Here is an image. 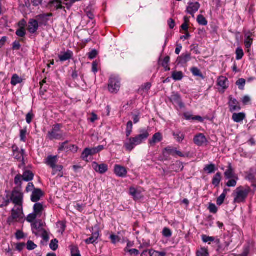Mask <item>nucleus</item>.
<instances>
[{
  "label": "nucleus",
  "instance_id": "obj_1",
  "mask_svg": "<svg viewBox=\"0 0 256 256\" xmlns=\"http://www.w3.org/2000/svg\"><path fill=\"white\" fill-rule=\"evenodd\" d=\"M250 192L249 188H245L243 186L237 188L232 194L234 198V203L244 202Z\"/></svg>",
  "mask_w": 256,
  "mask_h": 256
},
{
  "label": "nucleus",
  "instance_id": "obj_2",
  "mask_svg": "<svg viewBox=\"0 0 256 256\" xmlns=\"http://www.w3.org/2000/svg\"><path fill=\"white\" fill-rule=\"evenodd\" d=\"M23 207L14 206L11 210V214L7 219V224L11 225L23 218Z\"/></svg>",
  "mask_w": 256,
  "mask_h": 256
},
{
  "label": "nucleus",
  "instance_id": "obj_3",
  "mask_svg": "<svg viewBox=\"0 0 256 256\" xmlns=\"http://www.w3.org/2000/svg\"><path fill=\"white\" fill-rule=\"evenodd\" d=\"M10 198L15 206L23 207L24 194L20 191L16 189L14 190Z\"/></svg>",
  "mask_w": 256,
  "mask_h": 256
},
{
  "label": "nucleus",
  "instance_id": "obj_4",
  "mask_svg": "<svg viewBox=\"0 0 256 256\" xmlns=\"http://www.w3.org/2000/svg\"><path fill=\"white\" fill-rule=\"evenodd\" d=\"M120 86V80L118 76H112L110 78L108 90L111 93H117Z\"/></svg>",
  "mask_w": 256,
  "mask_h": 256
},
{
  "label": "nucleus",
  "instance_id": "obj_5",
  "mask_svg": "<svg viewBox=\"0 0 256 256\" xmlns=\"http://www.w3.org/2000/svg\"><path fill=\"white\" fill-rule=\"evenodd\" d=\"M62 137V133L60 130V124L54 125L50 130L48 133V138L52 140L54 139L60 140Z\"/></svg>",
  "mask_w": 256,
  "mask_h": 256
},
{
  "label": "nucleus",
  "instance_id": "obj_6",
  "mask_svg": "<svg viewBox=\"0 0 256 256\" xmlns=\"http://www.w3.org/2000/svg\"><path fill=\"white\" fill-rule=\"evenodd\" d=\"M149 136V133L147 130H144L142 132H140V134L136 136L135 137L132 138L134 140H132L133 141H134V142L136 143V144L138 145H139L141 144L143 141L145 140L148 138Z\"/></svg>",
  "mask_w": 256,
  "mask_h": 256
},
{
  "label": "nucleus",
  "instance_id": "obj_7",
  "mask_svg": "<svg viewBox=\"0 0 256 256\" xmlns=\"http://www.w3.org/2000/svg\"><path fill=\"white\" fill-rule=\"evenodd\" d=\"M92 167L96 172L100 174H104L108 170V166L104 164H99L96 162H93Z\"/></svg>",
  "mask_w": 256,
  "mask_h": 256
},
{
  "label": "nucleus",
  "instance_id": "obj_8",
  "mask_svg": "<svg viewBox=\"0 0 256 256\" xmlns=\"http://www.w3.org/2000/svg\"><path fill=\"white\" fill-rule=\"evenodd\" d=\"M114 173L116 176L120 178H124L127 175L126 168L119 164H116L114 166Z\"/></svg>",
  "mask_w": 256,
  "mask_h": 256
},
{
  "label": "nucleus",
  "instance_id": "obj_9",
  "mask_svg": "<svg viewBox=\"0 0 256 256\" xmlns=\"http://www.w3.org/2000/svg\"><path fill=\"white\" fill-rule=\"evenodd\" d=\"M12 148L13 150V156L14 158L18 160L20 162H22L24 160V150H19V148L16 146H13Z\"/></svg>",
  "mask_w": 256,
  "mask_h": 256
},
{
  "label": "nucleus",
  "instance_id": "obj_10",
  "mask_svg": "<svg viewBox=\"0 0 256 256\" xmlns=\"http://www.w3.org/2000/svg\"><path fill=\"white\" fill-rule=\"evenodd\" d=\"M38 28V22L36 20L30 19L27 25V30L31 34L35 33Z\"/></svg>",
  "mask_w": 256,
  "mask_h": 256
},
{
  "label": "nucleus",
  "instance_id": "obj_11",
  "mask_svg": "<svg viewBox=\"0 0 256 256\" xmlns=\"http://www.w3.org/2000/svg\"><path fill=\"white\" fill-rule=\"evenodd\" d=\"M200 6L198 2H189L186 12L194 17V13L199 10Z\"/></svg>",
  "mask_w": 256,
  "mask_h": 256
},
{
  "label": "nucleus",
  "instance_id": "obj_12",
  "mask_svg": "<svg viewBox=\"0 0 256 256\" xmlns=\"http://www.w3.org/2000/svg\"><path fill=\"white\" fill-rule=\"evenodd\" d=\"M52 16V13L43 14L38 15L36 18V20L39 22L40 24L46 26L48 21V17Z\"/></svg>",
  "mask_w": 256,
  "mask_h": 256
},
{
  "label": "nucleus",
  "instance_id": "obj_13",
  "mask_svg": "<svg viewBox=\"0 0 256 256\" xmlns=\"http://www.w3.org/2000/svg\"><path fill=\"white\" fill-rule=\"evenodd\" d=\"M194 144L198 146H202L207 142L206 136L202 134L196 136L194 138Z\"/></svg>",
  "mask_w": 256,
  "mask_h": 256
},
{
  "label": "nucleus",
  "instance_id": "obj_14",
  "mask_svg": "<svg viewBox=\"0 0 256 256\" xmlns=\"http://www.w3.org/2000/svg\"><path fill=\"white\" fill-rule=\"evenodd\" d=\"M43 196L42 192L39 188L34 189L31 196V200L32 202H36Z\"/></svg>",
  "mask_w": 256,
  "mask_h": 256
},
{
  "label": "nucleus",
  "instance_id": "obj_15",
  "mask_svg": "<svg viewBox=\"0 0 256 256\" xmlns=\"http://www.w3.org/2000/svg\"><path fill=\"white\" fill-rule=\"evenodd\" d=\"M133 138H128L124 143V147L128 151L131 152L137 146Z\"/></svg>",
  "mask_w": 256,
  "mask_h": 256
},
{
  "label": "nucleus",
  "instance_id": "obj_16",
  "mask_svg": "<svg viewBox=\"0 0 256 256\" xmlns=\"http://www.w3.org/2000/svg\"><path fill=\"white\" fill-rule=\"evenodd\" d=\"M100 236L99 231L97 230L94 232H92L90 237L84 240L86 244H94L96 242L98 238Z\"/></svg>",
  "mask_w": 256,
  "mask_h": 256
},
{
  "label": "nucleus",
  "instance_id": "obj_17",
  "mask_svg": "<svg viewBox=\"0 0 256 256\" xmlns=\"http://www.w3.org/2000/svg\"><path fill=\"white\" fill-rule=\"evenodd\" d=\"M162 140V136L160 132L156 133L152 139L148 140V143L150 146H154L156 143L161 142Z\"/></svg>",
  "mask_w": 256,
  "mask_h": 256
},
{
  "label": "nucleus",
  "instance_id": "obj_18",
  "mask_svg": "<svg viewBox=\"0 0 256 256\" xmlns=\"http://www.w3.org/2000/svg\"><path fill=\"white\" fill-rule=\"evenodd\" d=\"M229 106L230 107V110H239L240 109L238 102L234 98H233L232 96L229 98Z\"/></svg>",
  "mask_w": 256,
  "mask_h": 256
},
{
  "label": "nucleus",
  "instance_id": "obj_19",
  "mask_svg": "<svg viewBox=\"0 0 256 256\" xmlns=\"http://www.w3.org/2000/svg\"><path fill=\"white\" fill-rule=\"evenodd\" d=\"M191 58L190 54H184L178 58L176 62L178 64H186Z\"/></svg>",
  "mask_w": 256,
  "mask_h": 256
},
{
  "label": "nucleus",
  "instance_id": "obj_20",
  "mask_svg": "<svg viewBox=\"0 0 256 256\" xmlns=\"http://www.w3.org/2000/svg\"><path fill=\"white\" fill-rule=\"evenodd\" d=\"M228 78L224 76H222L219 77L218 78V79L217 84L219 86H220L222 88L224 92V90L228 88Z\"/></svg>",
  "mask_w": 256,
  "mask_h": 256
},
{
  "label": "nucleus",
  "instance_id": "obj_21",
  "mask_svg": "<svg viewBox=\"0 0 256 256\" xmlns=\"http://www.w3.org/2000/svg\"><path fill=\"white\" fill-rule=\"evenodd\" d=\"M58 162L57 156H48L46 159V164L49 166L50 168H53L55 167L56 163Z\"/></svg>",
  "mask_w": 256,
  "mask_h": 256
},
{
  "label": "nucleus",
  "instance_id": "obj_22",
  "mask_svg": "<svg viewBox=\"0 0 256 256\" xmlns=\"http://www.w3.org/2000/svg\"><path fill=\"white\" fill-rule=\"evenodd\" d=\"M34 212L38 216V218H40L44 210L43 205L40 203H36L34 206Z\"/></svg>",
  "mask_w": 256,
  "mask_h": 256
},
{
  "label": "nucleus",
  "instance_id": "obj_23",
  "mask_svg": "<svg viewBox=\"0 0 256 256\" xmlns=\"http://www.w3.org/2000/svg\"><path fill=\"white\" fill-rule=\"evenodd\" d=\"M172 134L174 138L179 143L182 142L184 138V134L180 130L174 131Z\"/></svg>",
  "mask_w": 256,
  "mask_h": 256
},
{
  "label": "nucleus",
  "instance_id": "obj_24",
  "mask_svg": "<svg viewBox=\"0 0 256 256\" xmlns=\"http://www.w3.org/2000/svg\"><path fill=\"white\" fill-rule=\"evenodd\" d=\"M73 56V53L70 50H67L58 56L59 59L61 62L66 61L70 59Z\"/></svg>",
  "mask_w": 256,
  "mask_h": 256
},
{
  "label": "nucleus",
  "instance_id": "obj_25",
  "mask_svg": "<svg viewBox=\"0 0 256 256\" xmlns=\"http://www.w3.org/2000/svg\"><path fill=\"white\" fill-rule=\"evenodd\" d=\"M49 6L51 8H53L56 10L62 9L64 8L62 5L60 0H53L49 2Z\"/></svg>",
  "mask_w": 256,
  "mask_h": 256
},
{
  "label": "nucleus",
  "instance_id": "obj_26",
  "mask_svg": "<svg viewBox=\"0 0 256 256\" xmlns=\"http://www.w3.org/2000/svg\"><path fill=\"white\" fill-rule=\"evenodd\" d=\"M32 228L33 229V232L36 235H37V232H40L44 230L42 228V221L40 220L38 222L36 221L34 222L32 225Z\"/></svg>",
  "mask_w": 256,
  "mask_h": 256
},
{
  "label": "nucleus",
  "instance_id": "obj_27",
  "mask_svg": "<svg viewBox=\"0 0 256 256\" xmlns=\"http://www.w3.org/2000/svg\"><path fill=\"white\" fill-rule=\"evenodd\" d=\"M224 174L226 178L227 179L232 178L234 177V174L231 164H228V170L224 172Z\"/></svg>",
  "mask_w": 256,
  "mask_h": 256
},
{
  "label": "nucleus",
  "instance_id": "obj_28",
  "mask_svg": "<svg viewBox=\"0 0 256 256\" xmlns=\"http://www.w3.org/2000/svg\"><path fill=\"white\" fill-rule=\"evenodd\" d=\"M22 176L23 180L26 182L32 180L34 176V174L30 170H26Z\"/></svg>",
  "mask_w": 256,
  "mask_h": 256
},
{
  "label": "nucleus",
  "instance_id": "obj_29",
  "mask_svg": "<svg viewBox=\"0 0 256 256\" xmlns=\"http://www.w3.org/2000/svg\"><path fill=\"white\" fill-rule=\"evenodd\" d=\"M244 113H234L232 120L236 122H240L245 118Z\"/></svg>",
  "mask_w": 256,
  "mask_h": 256
},
{
  "label": "nucleus",
  "instance_id": "obj_30",
  "mask_svg": "<svg viewBox=\"0 0 256 256\" xmlns=\"http://www.w3.org/2000/svg\"><path fill=\"white\" fill-rule=\"evenodd\" d=\"M222 179L221 174L220 172H217L212 180V184L215 186H217L219 185Z\"/></svg>",
  "mask_w": 256,
  "mask_h": 256
},
{
  "label": "nucleus",
  "instance_id": "obj_31",
  "mask_svg": "<svg viewBox=\"0 0 256 256\" xmlns=\"http://www.w3.org/2000/svg\"><path fill=\"white\" fill-rule=\"evenodd\" d=\"M130 194L136 200L140 199L141 198L140 192L134 188H130Z\"/></svg>",
  "mask_w": 256,
  "mask_h": 256
},
{
  "label": "nucleus",
  "instance_id": "obj_32",
  "mask_svg": "<svg viewBox=\"0 0 256 256\" xmlns=\"http://www.w3.org/2000/svg\"><path fill=\"white\" fill-rule=\"evenodd\" d=\"M22 80L16 74H14L12 78L11 84L13 86H16L18 84L22 82Z\"/></svg>",
  "mask_w": 256,
  "mask_h": 256
},
{
  "label": "nucleus",
  "instance_id": "obj_33",
  "mask_svg": "<svg viewBox=\"0 0 256 256\" xmlns=\"http://www.w3.org/2000/svg\"><path fill=\"white\" fill-rule=\"evenodd\" d=\"M256 176V166L252 168L248 174L246 178L249 180H254Z\"/></svg>",
  "mask_w": 256,
  "mask_h": 256
},
{
  "label": "nucleus",
  "instance_id": "obj_34",
  "mask_svg": "<svg viewBox=\"0 0 256 256\" xmlns=\"http://www.w3.org/2000/svg\"><path fill=\"white\" fill-rule=\"evenodd\" d=\"M172 76L175 80H180L182 79L183 74L182 72L174 71L172 73Z\"/></svg>",
  "mask_w": 256,
  "mask_h": 256
},
{
  "label": "nucleus",
  "instance_id": "obj_35",
  "mask_svg": "<svg viewBox=\"0 0 256 256\" xmlns=\"http://www.w3.org/2000/svg\"><path fill=\"white\" fill-rule=\"evenodd\" d=\"M209 254L207 248H201L196 252V256H208Z\"/></svg>",
  "mask_w": 256,
  "mask_h": 256
},
{
  "label": "nucleus",
  "instance_id": "obj_36",
  "mask_svg": "<svg viewBox=\"0 0 256 256\" xmlns=\"http://www.w3.org/2000/svg\"><path fill=\"white\" fill-rule=\"evenodd\" d=\"M148 253L150 256H166V255L165 252H160L154 250L153 249L150 250Z\"/></svg>",
  "mask_w": 256,
  "mask_h": 256
},
{
  "label": "nucleus",
  "instance_id": "obj_37",
  "mask_svg": "<svg viewBox=\"0 0 256 256\" xmlns=\"http://www.w3.org/2000/svg\"><path fill=\"white\" fill-rule=\"evenodd\" d=\"M198 22L202 26H206L208 24V21L206 18L201 14H200L197 17Z\"/></svg>",
  "mask_w": 256,
  "mask_h": 256
},
{
  "label": "nucleus",
  "instance_id": "obj_38",
  "mask_svg": "<svg viewBox=\"0 0 256 256\" xmlns=\"http://www.w3.org/2000/svg\"><path fill=\"white\" fill-rule=\"evenodd\" d=\"M170 60V58L168 56H166L162 62V66L165 69V70H169L170 68L168 67V63Z\"/></svg>",
  "mask_w": 256,
  "mask_h": 256
},
{
  "label": "nucleus",
  "instance_id": "obj_39",
  "mask_svg": "<svg viewBox=\"0 0 256 256\" xmlns=\"http://www.w3.org/2000/svg\"><path fill=\"white\" fill-rule=\"evenodd\" d=\"M38 216L34 212L29 214L26 218V220L28 222H33Z\"/></svg>",
  "mask_w": 256,
  "mask_h": 256
},
{
  "label": "nucleus",
  "instance_id": "obj_40",
  "mask_svg": "<svg viewBox=\"0 0 256 256\" xmlns=\"http://www.w3.org/2000/svg\"><path fill=\"white\" fill-rule=\"evenodd\" d=\"M191 72L194 76H198L201 77L202 78H204V76L200 72V70L196 67H193L190 70Z\"/></svg>",
  "mask_w": 256,
  "mask_h": 256
},
{
  "label": "nucleus",
  "instance_id": "obj_41",
  "mask_svg": "<svg viewBox=\"0 0 256 256\" xmlns=\"http://www.w3.org/2000/svg\"><path fill=\"white\" fill-rule=\"evenodd\" d=\"M204 170L208 174H212L215 170V166L214 164L206 165L204 168Z\"/></svg>",
  "mask_w": 256,
  "mask_h": 256
},
{
  "label": "nucleus",
  "instance_id": "obj_42",
  "mask_svg": "<svg viewBox=\"0 0 256 256\" xmlns=\"http://www.w3.org/2000/svg\"><path fill=\"white\" fill-rule=\"evenodd\" d=\"M50 246L52 250H56L58 248V240L56 239L52 240Z\"/></svg>",
  "mask_w": 256,
  "mask_h": 256
},
{
  "label": "nucleus",
  "instance_id": "obj_43",
  "mask_svg": "<svg viewBox=\"0 0 256 256\" xmlns=\"http://www.w3.org/2000/svg\"><path fill=\"white\" fill-rule=\"evenodd\" d=\"M90 156L92 155L90 152L89 148H86L82 152L81 157L83 160L87 161V158Z\"/></svg>",
  "mask_w": 256,
  "mask_h": 256
},
{
  "label": "nucleus",
  "instance_id": "obj_44",
  "mask_svg": "<svg viewBox=\"0 0 256 256\" xmlns=\"http://www.w3.org/2000/svg\"><path fill=\"white\" fill-rule=\"evenodd\" d=\"M246 84V80L244 78H240L236 82V84L238 86V88L243 90Z\"/></svg>",
  "mask_w": 256,
  "mask_h": 256
},
{
  "label": "nucleus",
  "instance_id": "obj_45",
  "mask_svg": "<svg viewBox=\"0 0 256 256\" xmlns=\"http://www.w3.org/2000/svg\"><path fill=\"white\" fill-rule=\"evenodd\" d=\"M22 180H23L22 176L18 174L15 176L14 182L16 184L20 186Z\"/></svg>",
  "mask_w": 256,
  "mask_h": 256
},
{
  "label": "nucleus",
  "instance_id": "obj_46",
  "mask_svg": "<svg viewBox=\"0 0 256 256\" xmlns=\"http://www.w3.org/2000/svg\"><path fill=\"white\" fill-rule=\"evenodd\" d=\"M236 58L238 60H240L242 59L244 54L243 50L241 48H238L236 49Z\"/></svg>",
  "mask_w": 256,
  "mask_h": 256
},
{
  "label": "nucleus",
  "instance_id": "obj_47",
  "mask_svg": "<svg viewBox=\"0 0 256 256\" xmlns=\"http://www.w3.org/2000/svg\"><path fill=\"white\" fill-rule=\"evenodd\" d=\"M26 133L27 130L26 128L20 130V138L21 141H22L24 142H26Z\"/></svg>",
  "mask_w": 256,
  "mask_h": 256
},
{
  "label": "nucleus",
  "instance_id": "obj_48",
  "mask_svg": "<svg viewBox=\"0 0 256 256\" xmlns=\"http://www.w3.org/2000/svg\"><path fill=\"white\" fill-rule=\"evenodd\" d=\"M252 39L250 36H248L244 40V44L246 48H250L252 44Z\"/></svg>",
  "mask_w": 256,
  "mask_h": 256
},
{
  "label": "nucleus",
  "instance_id": "obj_49",
  "mask_svg": "<svg viewBox=\"0 0 256 256\" xmlns=\"http://www.w3.org/2000/svg\"><path fill=\"white\" fill-rule=\"evenodd\" d=\"M37 247V246L34 244V242L31 240H28L26 244V248L28 250H32L35 249Z\"/></svg>",
  "mask_w": 256,
  "mask_h": 256
},
{
  "label": "nucleus",
  "instance_id": "obj_50",
  "mask_svg": "<svg viewBox=\"0 0 256 256\" xmlns=\"http://www.w3.org/2000/svg\"><path fill=\"white\" fill-rule=\"evenodd\" d=\"M70 146L68 145V142H62L58 148V150H68L69 149Z\"/></svg>",
  "mask_w": 256,
  "mask_h": 256
},
{
  "label": "nucleus",
  "instance_id": "obj_51",
  "mask_svg": "<svg viewBox=\"0 0 256 256\" xmlns=\"http://www.w3.org/2000/svg\"><path fill=\"white\" fill-rule=\"evenodd\" d=\"M208 209L212 214H216L218 212V208L214 204H210Z\"/></svg>",
  "mask_w": 256,
  "mask_h": 256
},
{
  "label": "nucleus",
  "instance_id": "obj_52",
  "mask_svg": "<svg viewBox=\"0 0 256 256\" xmlns=\"http://www.w3.org/2000/svg\"><path fill=\"white\" fill-rule=\"evenodd\" d=\"M226 198L225 194H222L220 196L217 198L216 204L218 206L222 205L224 200Z\"/></svg>",
  "mask_w": 256,
  "mask_h": 256
},
{
  "label": "nucleus",
  "instance_id": "obj_53",
  "mask_svg": "<svg viewBox=\"0 0 256 256\" xmlns=\"http://www.w3.org/2000/svg\"><path fill=\"white\" fill-rule=\"evenodd\" d=\"M202 240L204 242H214V238L212 236H208L206 235H202Z\"/></svg>",
  "mask_w": 256,
  "mask_h": 256
},
{
  "label": "nucleus",
  "instance_id": "obj_54",
  "mask_svg": "<svg viewBox=\"0 0 256 256\" xmlns=\"http://www.w3.org/2000/svg\"><path fill=\"white\" fill-rule=\"evenodd\" d=\"M71 255L74 256L77 254H80V252L77 246H70Z\"/></svg>",
  "mask_w": 256,
  "mask_h": 256
},
{
  "label": "nucleus",
  "instance_id": "obj_55",
  "mask_svg": "<svg viewBox=\"0 0 256 256\" xmlns=\"http://www.w3.org/2000/svg\"><path fill=\"white\" fill-rule=\"evenodd\" d=\"M175 150L176 148H174L170 147H167L164 149V153L166 152L168 154L174 156Z\"/></svg>",
  "mask_w": 256,
  "mask_h": 256
},
{
  "label": "nucleus",
  "instance_id": "obj_56",
  "mask_svg": "<svg viewBox=\"0 0 256 256\" xmlns=\"http://www.w3.org/2000/svg\"><path fill=\"white\" fill-rule=\"evenodd\" d=\"M162 234L166 237H170L171 236L172 234L169 228H164L162 230Z\"/></svg>",
  "mask_w": 256,
  "mask_h": 256
},
{
  "label": "nucleus",
  "instance_id": "obj_57",
  "mask_svg": "<svg viewBox=\"0 0 256 256\" xmlns=\"http://www.w3.org/2000/svg\"><path fill=\"white\" fill-rule=\"evenodd\" d=\"M16 34L20 37H24L26 35L25 30L24 28H19L16 32Z\"/></svg>",
  "mask_w": 256,
  "mask_h": 256
},
{
  "label": "nucleus",
  "instance_id": "obj_58",
  "mask_svg": "<svg viewBox=\"0 0 256 256\" xmlns=\"http://www.w3.org/2000/svg\"><path fill=\"white\" fill-rule=\"evenodd\" d=\"M98 53L96 50H94L92 52L88 53V58L90 60L94 59L95 58L97 55Z\"/></svg>",
  "mask_w": 256,
  "mask_h": 256
},
{
  "label": "nucleus",
  "instance_id": "obj_59",
  "mask_svg": "<svg viewBox=\"0 0 256 256\" xmlns=\"http://www.w3.org/2000/svg\"><path fill=\"white\" fill-rule=\"evenodd\" d=\"M42 236L44 240L46 242L48 241L49 239L48 234L44 230H42Z\"/></svg>",
  "mask_w": 256,
  "mask_h": 256
},
{
  "label": "nucleus",
  "instance_id": "obj_60",
  "mask_svg": "<svg viewBox=\"0 0 256 256\" xmlns=\"http://www.w3.org/2000/svg\"><path fill=\"white\" fill-rule=\"evenodd\" d=\"M151 86L152 85L150 83L147 82L145 84L144 86H142L141 88L142 90L147 92L150 89Z\"/></svg>",
  "mask_w": 256,
  "mask_h": 256
},
{
  "label": "nucleus",
  "instance_id": "obj_61",
  "mask_svg": "<svg viewBox=\"0 0 256 256\" xmlns=\"http://www.w3.org/2000/svg\"><path fill=\"white\" fill-rule=\"evenodd\" d=\"M236 181L234 180H228L226 184V185L228 187H230V186L234 187L236 186Z\"/></svg>",
  "mask_w": 256,
  "mask_h": 256
},
{
  "label": "nucleus",
  "instance_id": "obj_62",
  "mask_svg": "<svg viewBox=\"0 0 256 256\" xmlns=\"http://www.w3.org/2000/svg\"><path fill=\"white\" fill-rule=\"evenodd\" d=\"M25 246H26V244L24 242L18 243L16 244V249L18 250L20 252L21 250H22L24 249Z\"/></svg>",
  "mask_w": 256,
  "mask_h": 256
},
{
  "label": "nucleus",
  "instance_id": "obj_63",
  "mask_svg": "<svg viewBox=\"0 0 256 256\" xmlns=\"http://www.w3.org/2000/svg\"><path fill=\"white\" fill-rule=\"evenodd\" d=\"M34 118V114L32 113H28L26 116V120L28 124H30L32 122V118Z\"/></svg>",
  "mask_w": 256,
  "mask_h": 256
},
{
  "label": "nucleus",
  "instance_id": "obj_64",
  "mask_svg": "<svg viewBox=\"0 0 256 256\" xmlns=\"http://www.w3.org/2000/svg\"><path fill=\"white\" fill-rule=\"evenodd\" d=\"M16 237L18 240L24 237V234L22 232L18 230L16 233Z\"/></svg>",
  "mask_w": 256,
  "mask_h": 256
}]
</instances>
